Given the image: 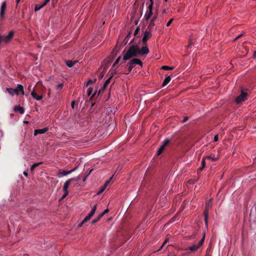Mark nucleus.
I'll return each mask as SVG.
<instances>
[{
  "label": "nucleus",
  "mask_w": 256,
  "mask_h": 256,
  "mask_svg": "<svg viewBox=\"0 0 256 256\" xmlns=\"http://www.w3.org/2000/svg\"><path fill=\"white\" fill-rule=\"evenodd\" d=\"M140 52V48L138 45L131 46L127 52L124 54L123 60L126 61L130 58L136 57L138 55Z\"/></svg>",
  "instance_id": "obj_1"
},
{
  "label": "nucleus",
  "mask_w": 256,
  "mask_h": 256,
  "mask_svg": "<svg viewBox=\"0 0 256 256\" xmlns=\"http://www.w3.org/2000/svg\"><path fill=\"white\" fill-rule=\"evenodd\" d=\"M6 90L11 96L19 95L20 94H24V86L20 84H18L16 88H7Z\"/></svg>",
  "instance_id": "obj_2"
},
{
  "label": "nucleus",
  "mask_w": 256,
  "mask_h": 256,
  "mask_svg": "<svg viewBox=\"0 0 256 256\" xmlns=\"http://www.w3.org/2000/svg\"><path fill=\"white\" fill-rule=\"evenodd\" d=\"M247 98L248 94L242 90L240 94L236 98L234 102L237 104H239L247 100Z\"/></svg>",
  "instance_id": "obj_3"
},
{
  "label": "nucleus",
  "mask_w": 256,
  "mask_h": 256,
  "mask_svg": "<svg viewBox=\"0 0 256 256\" xmlns=\"http://www.w3.org/2000/svg\"><path fill=\"white\" fill-rule=\"evenodd\" d=\"M134 64H138L140 66H142V62L140 60H139L138 58H134L132 59L130 62L128 64V72H130L132 70V69L134 67Z\"/></svg>",
  "instance_id": "obj_4"
},
{
  "label": "nucleus",
  "mask_w": 256,
  "mask_h": 256,
  "mask_svg": "<svg viewBox=\"0 0 256 256\" xmlns=\"http://www.w3.org/2000/svg\"><path fill=\"white\" fill-rule=\"evenodd\" d=\"M205 238V234H204V236L201 240L198 242V244H193L192 246H190L188 248V250H190L192 252H195L198 250V249L201 246L204 241Z\"/></svg>",
  "instance_id": "obj_5"
},
{
  "label": "nucleus",
  "mask_w": 256,
  "mask_h": 256,
  "mask_svg": "<svg viewBox=\"0 0 256 256\" xmlns=\"http://www.w3.org/2000/svg\"><path fill=\"white\" fill-rule=\"evenodd\" d=\"M80 178V176H78L77 178H73L68 179V180H66L64 185L63 186V190L64 191H68V188L70 184V183L73 181H78Z\"/></svg>",
  "instance_id": "obj_6"
},
{
  "label": "nucleus",
  "mask_w": 256,
  "mask_h": 256,
  "mask_svg": "<svg viewBox=\"0 0 256 256\" xmlns=\"http://www.w3.org/2000/svg\"><path fill=\"white\" fill-rule=\"evenodd\" d=\"M151 30L152 29H148V28H147L144 33V36L142 39V42L144 44H146L148 40L152 36V34L150 33Z\"/></svg>",
  "instance_id": "obj_7"
},
{
  "label": "nucleus",
  "mask_w": 256,
  "mask_h": 256,
  "mask_svg": "<svg viewBox=\"0 0 256 256\" xmlns=\"http://www.w3.org/2000/svg\"><path fill=\"white\" fill-rule=\"evenodd\" d=\"M170 142L169 139H166L162 142V144L160 146L158 151L157 152V156H160L168 144Z\"/></svg>",
  "instance_id": "obj_8"
},
{
  "label": "nucleus",
  "mask_w": 256,
  "mask_h": 256,
  "mask_svg": "<svg viewBox=\"0 0 256 256\" xmlns=\"http://www.w3.org/2000/svg\"><path fill=\"white\" fill-rule=\"evenodd\" d=\"M114 73H115V72H112V74H110V77L105 82L102 87L100 89L98 92V95L100 94V93L103 92L104 90L107 87L108 85L110 84L112 78L114 76Z\"/></svg>",
  "instance_id": "obj_9"
},
{
  "label": "nucleus",
  "mask_w": 256,
  "mask_h": 256,
  "mask_svg": "<svg viewBox=\"0 0 256 256\" xmlns=\"http://www.w3.org/2000/svg\"><path fill=\"white\" fill-rule=\"evenodd\" d=\"M14 35V32L13 31H10L8 36H2L3 37V42L5 43H8L10 42L12 38H13Z\"/></svg>",
  "instance_id": "obj_10"
},
{
  "label": "nucleus",
  "mask_w": 256,
  "mask_h": 256,
  "mask_svg": "<svg viewBox=\"0 0 256 256\" xmlns=\"http://www.w3.org/2000/svg\"><path fill=\"white\" fill-rule=\"evenodd\" d=\"M6 2H4L0 7V18L1 19H3L4 16V14L6 10Z\"/></svg>",
  "instance_id": "obj_11"
},
{
  "label": "nucleus",
  "mask_w": 256,
  "mask_h": 256,
  "mask_svg": "<svg viewBox=\"0 0 256 256\" xmlns=\"http://www.w3.org/2000/svg\"><path fill=\"white\" fill-rule=\"evenodd\" d=\"M48 130V127H46L42 129H36L34 131V135L37 136L38 134H43L46 132Z\"/></svg>",
  "instance_id": "obj_12"
},
{
  "label": "nucleus",
  "mask_w": 256,
  "mask_h": 256,
  "mask_svg": "<svg viewBox=\"0 0 256 256\" xmlns=\"http://www.w3.org/2000/svg\"><path fill=\"white\" fill-rule=\"evenodd\" d=\"M158 18V14H154V16L152 17V18L151 19L150 24L147 28H148V29H152L153 26L155 25V21Z\"/></svg>",
  "instance_id": "obj_13"
},
{
  "label": "nucleus",
  "mask_w": 256,
  "mask_h": 256,
  "mask_svg": "<svg viewBox=\"0 0 256 256\" xmlns=\"http://www.w3.org/2000/svg\"><path fill=\"white\" fill-rule=\"evenodd\" d=\"M76 168H74L72 169L71 170H62V171H60L58 172V176H60V175L61 176H66L67 174H70L71 173H72V172H74V171H75Z\"/></svg>",
  "instance_id": "obj_14"
},
{
  "label": "nucleus",
  "mask_w": 256,
  "mask_h": 256,
  "mask_svg": "<svg viewBox=\"0 0 256 256\" xmlns=\"http://www.w3.org/2000/svg\"><path fill=\"white\" fill-rule=\"evenodd\" d=\"M149 52V50L146 46H144L142 47V49L140 48V52H138V54L140 55H145L147 54Z\"/></svg>",
  "instance_id": "obj_15"
},
{
  "label": "nucleus",
  "mask_w": 256,
  "mask_h": 256,
  "mask_svg": "<svg viewBox=\"0 0 256 256\" xmlns=\"http://www.w3.org/2000/svg\"><path fill=\"white\" fill-rule=\"evenodd\" d=\"M31 95H32V98H34L36 100H40L42 98V95L41 96H38L37 94L36 93V92L34 90H33L32 92Z\"/></svg>",
  "instance_id": "obj_16"
},
{
  "label": "nucleus",
  "mask_w": 256,
  "mask_h": 256,
  "mask_svg": "<svg viewBox=\"0 0 256 256\" xmlns=\"http://www.w3.org/2000/svg\"><path fill=\"white\" fill-rule=\"evenodd\" d=\"M204 222L206 226L208 225V208H205L204 211Z\"/></svg>",
  "instance_id": "obj_17"
},
{
  "label": "nucleus",
  "mask_w": 256,
  "mask_h": 256,
  "mask_svg": "<svg viewBox=\"0 0 256 256\" xmlns=\"http://www.w3.org/2000/svg\"><path fill=\"white\" fill-rule=\"evenodd\" d=\"M152 11L147 10L144 14V18L146 20H148L150 19V18L152 16Z\"/></svg>",
  "instance_id": "obj_18"
},
{
  "label": "nucleus",
  "mask_w": 256,
  "mask_h": 256,
  "mask_svg": "<svg viewBox=\"0 0 256 256\" xmlns=\"http://www.w3.org/2000/svg\"><path fill=\"white\" fill-rule=\"evenodd\" d=\"M94 211L91 210V212H90V214L87 216L83 220V222H86L88 221L91 218L94 216Z\"/></svg>",
  "instance_id": "obj_19"
},
{
  "label": "nucleus",
  "mask_w": 256,
  "mask_h": 256,
  "mask_svg": "<svg viewBox=\"0 0 256 256\" xmlns=\"http://www.w3.org/2000/svg\"><path fill=\"white\" fill-rule=\"evenodd\" d=\"M78 62V60L72 61L70 60H66V63L69 68H72Z\"/></svg>",
  "instance_id": "obj_20"
},
{
  "label": "nucleus",
  "mask_w": 256,
  "mask_h": 256,
  "mask_svg": "<svg viewBox=\"0 0 256 256\" xmlns=\"http://www.w3.org/2000/svg\"><path fill=\"white\" fill-rule=\"evenodd\" d=\"M110 182V180H108L106 182V183L104 184V185H103L100 188V190H99V192H98V194H100L101 193H102L104 190L106 188V186H107V185Z\"/></svg>",
  "instance_id": "obj_21"
},
{
  "label": "nucleus",
  "mask_w": 256,
  "mask_h": 256,
  "mask_svg": "<svg viewBox=\"0 0 256 256\" xmlns=\"http://www.w3.org/2000/svg\"><path fill=\"white\" fill-rule=\"evenodd\" d=\"M14 110L15 112H19L21 114H23L24 112V108L20 106H15Z\"/></svg>",
  "instance_id": "obj_22"
},
{
  "label": "nucleus",
  "mask_w": 256,
  "mask_h": 256,
  "mask_svg": "<svg viewBox=\"0 0 256 256\" xmlns=\"http://www.w3.org/2000/svg\"><path fill=\"white\" fill-rule=\"evenodd\" d=\"M170 80H171V78L170 76H166L164 78V80L162 82V86H166L170 82Z\"/></svg>",
  "instance_id": "obj_23"
},
{
  "label": "nucleus",
  "mask_w": 256,
  "mask_h": 256,
  "mask_svg": "<svg viewBox=\"0 0 256 256\" xmlns=\"http://www.w3.org/2000/svg\"><path fill=\"white\" fill-rule=\"evenodd\" d=\"M42 164H43V162H36V163L34 164H32L31 166L30 171L32 172H33L34 170V168H36L37 166H40Z\"/></svg>",
  "instance_id": "obj_24"
},
{
  "label": "nucleus",
  "mask_w": 256,
  "mask_h": 256,
  "mask_svg": "<svg viewBox=\"0 0 256 256\" xmlns=\"http://www.w3.org/2000/svg\"><path fill=\"white\" fill-rule=\"evenodd\" d=\"M102 218V215H100L99 214L98 216L96 218H94V219L92 221V224H96V222H98L101 218Z\"/></svg>",
  "instance_id": "obj_25"
},
{
  "label": "nucleus",
  "mask_w": 256,
  "mask_h": 256,
  "mask_svg": "<svg viewBox=\"0 0 256 256\" xmlns=\"http://www.w3.org/2000/svg\"><path fill=\"white\" fill-rule=\"evenodd\" d=\"M174 68V67L169 66H164L162 68V69L164 70H172Z\"/></svg>",
  "instance_id": "obj_26"
},
{
  "label": "nucleus",
  "mask_w": 256,
  "mask_h": 256,
  "mask_svg": "<svg viewBox=\"0 0 256 256\" xmlns=\"http://www.w3.org/2000/svg\"><path fill=\"white\" fill-rule=\"evenodd\" d=\"M206 158L212 160L213 162H216L218 158H215L214 156H212V155L204 157Z\"/></svg>",
  "instance_id": "obj_27"
},
{
  "label": "nucleus",
  "mask_w": 256,
  "mask_h": 256,
  "mask_svg": "<svg viewBox=\"0 0 256 256\" xmlns=\"http://www.w3.org/2000/svg\"><path fill=\"white\" fill-rule=\"evenodd\" d=\"M44 7V6L42 4H36L34 8V10L36 12L39 10L40 9H41L42 8Z\"/></svg>",
  "instance_id": "obj_28"
},
{
  "label": "nucleus",
  "mask_w": 256,
  "mask_h": 256,
  "mask_svg": "<svg viewBox=\"0 0 256 256\" xmlns=\"http://www.w3.org/2000/svg\"><path fill=\"white\" fill-rule=\"evenodd\" d=\"M96 79H94V80H90L86 83V86H88V85L90 84H94V83L96 82Z\"/></svg>",
  "instance_id": "obj_29"
},
{
  "label": "nucleus",
  "mask_w": 256,
  "mask_h": 256,
  "mask_svg": "<svg viewBox=\"0 0 256 256\" xmlns=\"http://www.w3.org/2000/svg\"><path fill=\"white\" fill-rule=\"evenodd\" d=\"M153 4H154V1L150 2V4L148 6V10L152 11Z\"/></svg>",
  "instance_id": "obj_30"
},
{
  "label": "nucleus",
  "mask_w": 256,
  "mask_h": 256,
  "mask_svg": "<svg viewBox=\"0 0 256 256\" xmlns=\"http://www.w3.org/2000/svg\"><path fill=\"white\" fill-rule=\"evenodd\" d=\"M93 92V88L91 87L89 88L87 91V94L88 96H90L91 95Z\"/></svg>",
  "instance_id": "obj_31"
},
{
  "label": "nucleus",
  "mask_w": 256,
  "mask_h": 256,
  "mask_svg": "<svg viewBox=\"0 0 256 256\" xmlns=\"http://www.w3.org/2000/svg\"><path fill=\"white\" fill-rule=\"evenodd\" d=\"M121 59V56H119L117 58L115 62H114V64H113L112 65V67H114L116 64H118L120 60Z\"/></svg>",
  "instance_id": "obj_32"
},
{
  "label": "nucleus",
  "mask_w": 256,
  "mask_h": 256,
  "mask_svg": "<svg viewBox=\"0 0 256 256\" xmlns=\"http://www.w3.org/2000/svg\"><path fill=\"white\" fill-rule=\"evenodd\" d=\"M92 170H91L88 173H86V174H85V176H84V177L82 178V180L84 182L86 181L87 177L90 174V172H92Z\"/></svg>",
  "instance_id": "obj_33"
},
{
  "label": "nucleus",
  "mask_w": 256,
  "mask_h": 256,
  "mask_svg": "<svg viewBox=\"0 0 256 256\" xmlns=\"http://www.w3.org/2000/svg\"><path fill=\"white\" fill-rule=\"evenodd\" d=\"M68 191H64V194L62 197V199L64 198L68 195Z\"/></svg>",
  "instance_id": "obj_34"
},
{
  "label": "nucleus",
  "mask_w": 256,
  "mask_h": 256,
  "mask_svg": "<svg viewBox=\"0 0 256 256\" xmlns=\"http://www.w3.org/2000/svg\"><path fill=\"white\" fill-rule=\"evenodd\" d=\"M205 159H206L205 158H203L202 160V166H203L204 168L205 167V166H206Z\"/></svg>",
  "instance_id": "obj_35"
},
{
  "label": "nucleus",
  "mask_w": 256,
  "mask_h": 256,
  "mask_svg": "<svg viewBox=\"0 0 256 256\" xmlns=\"http://www.w3.org/2000/svg\"><path fill=\"white\" fill-rule=\"evenodd\" d=\"M173 21V18L170 19L166 24V26H169Z\"/></svg>",
  "instance_id": "obj_36"
},
{
  "label": "nucleus",
  "mask_w": 256,
  "mask_h": 256,
  "mask_svg": "<svg viewBox=\"0 0 256 256\" xmlns=\"http://www.w3.org/2000/svg\"><path fill=\"white\" fill-rule=\"evenodd\" d=\"M108 212H109L108 209H106L101 214H100V215H102V217L104 214H105Z\"/></svg>",
  "instance_id": "obj_37"
},
{
  "label": "nucleus",
  "mask_w": 256,
  "mask_h": 256,
  "mask_svg": "<svg viewBox=\"0 0 256 256\" xmlns=\"http://www.w3.org/2000/svg\"><path fill=\"white\" fill-rule=\"evenodd\" d=\"M62 86H63V84H58L56 86L57 90L62 89Z\"/></svg>",
  "instance_id": "obj_38"
},
{
  "label": "nucleus",
  "mask_w": 256,
  "mask_h": 256,
  "mask_svg": "<svg viewBox=\"0 0 256 256\" xmlns=\"http://www.w3.org/2000/svg\"><path fill=\"white\" fill-rule=\"evenodd\" d=\"M244 34H240V35H238V36H237L234 40V41L235 40H238L239 38H242V36Z\"/></svg>",
  "instance_id": "obj_39"
},
{
  "label": "nucleus",
  "mask_w": 256,
  "mask_h": 256,
  "mask_svg": "<svg viewBox=\"0 0 256 256\" xmlns=\"http://www.w3.org/2000/svg\"><path fill=\"white\" fill-rule=\"evenodd\" d=\"M188 120V117L185 116L184 118L182 120V122L184 123L186 122Z\"/></svg>",
  "instance_id": "obj_40"
},
{
  "label": "nucleus",
  "mask_w": 256,
  "mask_h": 256,
  "mask_svg": "<svg viewBox=\"0 0 256 256\" xmlns=\"http://www.w3.org/2000/svg\"><path fill=\"white\" fill-rule=\"evenodd\" d=\"M218 140V134L216 135L214 137V142H216Z\"/></svg>",
  "instance_id": "obj_41"
},
{
  "label": "nucleus",
  "mask_w": 256,
  "mask_h": 256,
  "mask_svg": "<svg viewBox=\"0 0 256 256\" xmlns=\"http://www.w3.org/2000/svg\"><path fill=\"white\" fill-rule=\"evenodd\" d=\"M204 168L203 167V166H201L200 168H199L198 170V173H200V172Z\"/></svg>",
  "instance_id": "obj_42"
},
{
  "label": "nucleus",
  "mask_w": 256,
  "mask_h": 256,
  "mask_svg": "<svg viewBox=\"0 0 256 256\" xmlns=\"http://www.w3.org/2000/svg\"><path fill=\"white\" fill-rule=\"evenodd\" d=\"M50 1V0H45L42 4L44 6Z\"/></svg>",
  "instance_id": "obj_43"
},
{
  "label": "nucleus",
  "mask_w": 256,
  "mask_h": 256,
  "mask_svg": "<svg viewBox=\"0 0 256 256\" xmlns=\"http://www.w3.org/2000/svg\"><path fill=\"white\" fill-rule=\"evenodd\" d=\"M75 101L74 100H73L72 103H71V106H72V108L74 109V106H75Z\"/></svg>",
  "instance_id": "obj_44"
},
{
  "label": "nucleus",
  "mask_w": 256,
  "mask_h": 256,
  "mask_svg": "<svg viewBox=\"0 0 256 256\" xmlns=\"http://www.w3.org/2000/svg\"><path fill=\"white\" fill-rule=\"evenodd\" d=\"M211 202V200H210L206 204V208H208V210H209V208L210 206V203Z\"/></svg>",
  "instance_id": "obj_45"
},
{
  "label": "nucleus",
  "mask_w": 256,
  "mask_h": 256,
  "mask_svg": "<svg viewBox=\"0 0 256 256\" xmlns=\"http://www.w3.org/2000/svg\"><path fill=\"white\" fill-rule=\"evenodd\" d=\"M96 206H97V204L94 205V206L92 207V211H94V212H96Z\"/></svg>",
  "instance_id": "obj_46"
},
{
  "label": "nucleus",
  "mask_w": 256,
  "mask_h": 256,
  "mask_svg": "<svg viewBox=\"0 0 256 256\" xmlns=\"http://www.w3.org/2000/svg\"><path fill=\"white\" fill-rule=\"evenodd\" d=\"M139 31L140 28H137L134 31V35H136L138 32Z\"/></svg>",
  "instance_id": "obj_47"
},
{
  "label": "nucleus",
  "mask_w": 256,
  "mask_h": 256,
  "mask_svg": "<svg viewBox=\"0 0 256 256\" xmlns=\"http://www.w3.org/2000/svg\"><path fill=\"white\" fill-rule=\"evenodd\" d=\"M129 35H130V34H128L126 36V38H125L124 40V41H126L125 44H126L127 43V42H128V40L127 39L128 38Z\"/></svg>",
  "instance_id": "obj_48"
},
{
  "label": "nucleus",
  "mask_w": 256,
  "mask_h": 256,
  "mask_svg": "<svg viewBox=\"0 0 256 256\" xmlns=\"http://www.w3.org/2000/svg\"><path fill=\"white\" fill-rule=\"evenodd\" d=\"M104 76V73L103 72H101V74H100V75L99 76V78L100 79H102L103 78Z\"/></svg>",
  "instance_id": "obj_49"
},
{
  "label": "nucleus",
  "mask_w": 256,
  "mask_h": 256,
  "mask_svg": "<svg viewBox=\"0 0 256 256\" xmlns=\"http://www.w3.org/2000/svg\"><path fill=\"white\" fill-rule=\"evenodd\" d=\"M168 241V238H166L164 240V242H163L162 244L164 245Z\"/></svg>",
  "instance_id": "obj_50"
},
{
  "label": "nucleus",
  "mask_w": 256,
  "mask_h": 256,
  "mask_svg": "<svg viewBox=\"0 0 256 256\" xmlns=\"http://www.w3.org/2000/svg\"><path fill=\"white\" fill-rule=\"evenodd\" d=\"M23 174H24V175L25 176H28V173L27 172H24Z\"/></svg>",
  "instance_id": "obj_51"
},
{
  "label": "nucleus",
  "mask_w": 256,
  "mask_h": 256,
  "mask_svg": "<svg viewBox=\"0 0 256 256\" xmlns=\"http://www.w3.org/2000/svg\"><path fill=\"white\" fill-rule=\"evenodd\" d=\"M164 246V244H162L160 246V248L158 250V251H160V250L162 248H163V246Z\"/></svg>",
  "instance_id": "obj_52"
},
{
  "label": "nucleus",
  "mask_w": 256,
  "mask_h": 256,
  "mask_svg": "<svg viewBox=\"0 0 256 256\" xmlns=\"http://www.w3.org/2000/svg\"><path fill=\"white\" fill-rule=\"evenodd\" d=\"M84 222H83V221L78 224V227H81L82 226V225L84 224Z\"/></svg>",
  "instance_id": "obj_53"
},
{
  "label": "nucleus",
  "mask_w": 256,
  "mask_h": 256,
  "mask_svg": "<svg viewBox=\"0 0 256 256\" xmlns=\"http://www.w3.org/2000/svg\"><path fill=\"white\" fill-rule=\"evenodd\" d=\"M253 56H254V58H256V51H254V55H253Z\"/></svg>",
  "instance_id": "obj_54"
},
{
  "label": "nucleus",
  "mask_w": 256,
  "mask_h": 256,
  "mask_svg": "<svg viewBox=\"0 0 256 256\" xmlns=\"http://www.w3.org/2000/svg\"><path fill=\"white\" fill-rule=\"evenodd\" d=\"M20 0H16V2L17 4L20 2Z\"/></svg>",
  "instance_id": "obj_55"
},
{
  "label": "nucleus",
  "mask_w": 256,
  "mask_h": 256,
  "mask_svg": "<svg viewBox=\"0 0 256 256\" xmlns=\"http://www.w3.org/2000/svg\"><path fill=\"white\" fill-rule=\"evenodd\" d=\"M134 42V39H133V40H132L130 42V44H131L132 43V42Z\"/></svg>",
  "instance_id": "obj_56"
},
{
  "label": "nucleus",
  "mask_w": 256,
  "mask_h": 256,
  "mask_svg": "<svg viewBox=\"0 0 256 256\" xmlns=\"http://www.w3.org/2000/svg\"><path fill=\"white\" fill-rule=\"evenodd\" d=\"M96 94V93H94V94L92 95V96H91V98H90V99L92 98L94 96V94Z\"/></svg>",
  "instance_id": "obj_57"
},
{
  "label": "nucleus",
  "mask_w": 256,
  "mask_h": 256,
  "mask_svg": "<svg viewBox=\"0 0 256 256\" xmlns=\"http://www.w3.org/2000/svg\"><path fill=\"white\" fill-rule=\"evenodd\" d=\"M94 105V103L92 104V106H93Z\"/></svg>",
  "instance_id": "obj_58"
},
{
  "label": "nucleus",
  "mask_w": 256,
  "mask_h": 256,
  "mask_svg": "<svg viewBox=\"0 0 256 256\" xmlns=\"http://www.w3.org/2000/svg\"><path fill=\"white\" fill-rule=\"evenodd\" d=\"M125 52V50H124L122 52L123 54H124V52Z\"/></svg>",
  "instance_id": "obj_59"
},
{
  "label": "nucleus",
  "mask_w": 256,
  "mask_h": 256,
  "mask_svg": "<svg viewBox=\"0 0 256 256\" xmlns=\"http://www.w3.org/2000/svg\"><path fill=\"white\" fill-rule=\"evenodd\" d=\"M24 122L27 124V123H28V122H27V121L26 122Z\"/></svg>",
  "instance_id": "obj_60"
},
{
  "label": "nucleus",
  "mask_w": 256,
  "mask_h": 256,
  "mask_svg": "<svg viewBox=\"0 0 256 256\" xmlns=\"http://www.w3.org/2000/svg\"><path fill=\"white\" fill-rule=\"evenodd\" d=\"M150 0V2H152V1H153V0Z\"/></svg>",
  "instance_id": "obj_61"
},
{
  "label": "nucleus",
  "mask_w": 256,
  "mask_h": 256,
  "mask_svg": "<svg viewBox=\"0 0 256 256\" xmlns=\"http://www.w3.org/2000/svg\"><path fill=\"white\" fill-rule=\"evenodd\" d=\"M164 1H165V2H167V1H168V0H164Z\"/></svg>",
  "instance_id": "obj_62"
}]
</instances>
